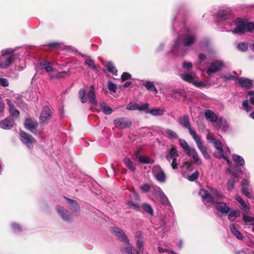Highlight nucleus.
I'll return each instance as SVG.
<instances>
[{"label": "nucleus", "instance_id": "obj_1", "mask_svg": "<svg viewBox=\"0 0 254 254\" xmlns=\"http://www.w3.org/2000/svg\"><path fill=\"white\" fill-rule=\"evenodd\" d=\"M206 138L208 142L212 143L216 149V151L214 153V156L217 158H224L227 161L228 165L229 166H231V163L226 157V156H227V152L229 154L230 153L229 148L227 147L226 148H224V149L226 150V152L224 153L222 144L220 141L215 139L210 133H208L207 135Z\"/></svg>", "mask_w": 254, "mask_h": 254}, {"label": "nucleus", "instance_id": "obj_2", "mask_svg": "<svg viewBox=\"0 0 254 254\" xmlns=\"http://www.w3.org/2000/svg\"><path fill=\"white\" fill-rule=\"evenodd\" d=\"M195 40L194 35L190 33L185 34L176 40L174 45V49L180 48L182 46H190L194 43Z\"/></svg>", "mask_w": 254, "mask_h": 254}, {"label": "nucleus", "instance_id": "obj_3", "mask_svg": "<svg viewBox=\"0 0 254 254\" xmlns=\"http://www.w3.org/2000/svg\"><path fill=\"white\" fill-rule=\"evenodd\" d=\"M236 27L232 32L234 33L242 34L246 32H251L254 29V23L246 22L241 19H237L236 21Z\"/></svg>", "mask_w": 254, "mask_h": 254}, {"label": "nucleus", "instance_id": "obj_4", "mask_svg": "<svg viewBox=\"0 0 254 254\" xmlns=\"http://www.w3.org/2000/svg\"><path fill=\"white\" fill-rule=\"evenodd\" d=\"M181 78L198 88L205 87L208 85L206 82L198 81V77L194 72L185 73L181 76Z\"/></svg>", "mask_w": 254, "mask_h": 254}, {"label": "nucleus", "instance_id": "obj_5", "mask_svg": "<svg viewBox=\"0 0 254 254\" xmlns=\"http://www.w3.org/2000/svg\"><path fill=\"white\" fill-rule=\"evenodd\" d=\"M20 139L29 149L33 148V144L36 143L35 139L30 134L21 131L20 132Z\"/></svg>", "mask_w": 254, "mask_h": 254}, {"label": "nucleus", "instance_id": "obj_6", "mask_svg": "<svg viewBox=\"0 0 254 254\" xmlns=\"http://www.w3.org/2000/svg\"><path fill=\"white\" fill-rule=\"evenodd\" d=\"M179 142L187 155L192 158L197 154L194 148L190 147L184 139H180Z\"/></svg>", "mask_w": 254, "mask_h": 254}, {"label": "nucleus", "instance_id": "obj_7", "mask_svg": "<svg viewBox=\"0 0 254 254\" xmlns=\"http://www.w3.org/2000/svg\"><path fill=\"white\" fill-rule=\"evenodd\" d=\"M179 142L187 155L192 158L197 154L194 148L190 147L184 139H180Z\"/></svg>", "mask_w": 254, "mask_h": 254}, {"label": "nucleus", "instance_id": "obj_8", "mask_svg": "<svg viewBox=\"0 0 254 254\" xmlns=\"http://www.w3.org/2000/svg\"><path fill=\"white\" fill-rule=\"evenodd\" d=\"M225 64L221 61H216L211 63L207 69V74L211 76L216 72H218L224 67Z\"/></svg>", "mask_w": 254, "mask_h": 254}, {"label": "nucleus", "instance_id": "obj_9", "mask_svg": "<svg viewBox=\"0 0 254 254\" xmlns=\"http://www.w3.org/2000/svg\"><path fill=\"white\" fill-rule=\"evenodd\" d=\"M132 124L131 122L127 118H121L114 121V125L119 129H124L129 127Z\"/></svg>", "mask_w": 254, "mask_h": 254}, {"label": "nucleus", "instance_id": "obj_10", "mask_svg": "<svg viewBox=\"0 0 254 254\" xmlns=\"http://www.w3.org/2000/svg\"><path fill=\"white\" fill-rule=\"evenodd\" d=\"M152 173L159 182L163 183L166 181L165 174L160 166H154L152 168Z\"/></svg>", "mask_w": 254, "mask_h": 254}, {"label": "nucleus", "instance_id": "obj_11", "mask_svg": "<svg viewBox=\"0 0 254 254\" xmlns=\"http://www.w3.org/2000/svg\"><path fill=\"white\" fill-rule=\"evenodd\" d=\"M179 123L185 128L188 129L189 132L193 139L198 136L195 130L191 128L188 116H185L180 119Z\"/></svg>", "mask_w": 254, "mask_h": 254}, {"label": "nucleus", "instance_id": "obj_12", "mask_svg": "<svg viewBox=\"0 0 254 254\" xmlns=\"http://www.w3.org/2000/svg\"><path fill=\"white\" fill-rule=\"evenodd\" d=\"M57 211L62 218L66 221H69L72 218V215L65 208L61 206H58Z\"/></svg>", "mask_w": 254, "mask_h": 254}, {"label": "nucleus", "instance_id": "obj_13", "mask_svg": "<svg viewBox=\"0 0 254 254\" xmlns=\"http://www.w3.org/2000/svg\"><path fill=\"white\" fill-rule=\"evenodd\" d=\"M57 211L62 218L66 221H69L72 218V215L65 208L61 206H58Z\"/></svg>", "mask_w": 254, "mask_h": 254}, {"label": "nucleus", "instance_id": "obj_14", "mask_svg": "<svg viewBox=\"0 0 254 254\" xmlns=\"http://www.w3.org/2000/svg\"><path fill=\"white\" fill-rule=\"evenodd\" d=\"M193 139L196 144L197 147L199 149L204 157L205 158H208L209 157V155L207 151L206 147L203 145L200 137L198 135L194 138Z\"/></svg>", "mask_w": 254, "mask_h": 254}, {"label": "nucleus", "instance_id": "obj_15", "mask_svg": "<svg viewBox=\"0 0 254 254\" xmlns=\"http://www.w3.org/2000/svg\"><path fill=\"white\" fill-rule=\"evenodd\" d=\"M112 231L121 241L126 243V244H129V240L123 230L117 227H113L112 228Z\"/></svg>", "mask_w": 254, "mask_h": 254}, {"label": "nucleus", "instance_id": "obj_16", "mask_svg": "<svg viewBox=\"0 0 254 254\" xmlns=\"http://www.w3.org/2000/svg\"><path fill=\"white\" fill-rule=\"evenodd\" d=\"M17 59V56L13 54L6 58L4 61L0 62V68H6L9 67L15 60Z\"/></svg>", "mask_w": 254, "mask_h": 254}, {"label": "nucleus", "instance_id": "obj_17", "mask_svg": "<svg viewBox=\"0 0 254 254\" xmlns=\"http://www.w3.org/2000/svg\"><path fill=\"white\" fill-rule=\"evenodd\" d=\"M52 114V111L50 108L45 106L43 108L40 117V121L41 123H44L50 117Z\"/></svg>", "mask_w": 254, "mask_h": 254}, {"label": "nucleus", "instance_id": "obj_18", "mask_svg": "<svg viewBox=\"0 0 254 254\" xmlns=\"http://www.w3.org/2000/svg\"><path fill=\"white\" fill-rule=\"evenodd\" d=\"M38 124L30 119H26L25 122V127L30 131L35 133L37 131Z\"/></svg>", "mask_w": 254, "mask_h": 254}, {"label": "nucleus", "instance_id": "obj_19", "mask_svg": "<svg viewBox=\"0 0 254 254\" xmlns=\"http://www.w3.org/2000/svg\"><path fill=\"white\" fill-rule=\"evenodd\" d=\"M216 209L222 214H227L230 210V208L226 203L223 202H217L214 203Z\"/></svg>", "mask_w": 254, "mask_h": 254}, {"label": "nucleus", "instance_id": "obj_20", "mask_svg": "<svg viewBox=\"0 0 254 254\" xmlns=\"http://www.w3.org/2000/svg\"><path fill=\"white\" fill-rule=\"evenodd\" d=\"M14 121L8 117L0 122V127L4 129H9L13 126Z\"/></svg>", "mask_w": 254, "mask_h": 254}, {"label": "nucleus", "instance_id": "obj_21", "mask_svg": "<svg viewBox=\"0 0 254 254\" xmlns=\"http://www.w3.org/2000/svg\"><path fill=\"white\" fill-rule=\"evenodd\" d=\"M231 9L227 8L226 9L220 10L217 14L218 17L220 20H223L229 19L231 16Z\"/></svg>", "mask_w": 254, "mask_h": 254}, {"label": "nucleus", "instance_id": "obj_22", "mask_svg": "<svg viewBox=\"0 0 254 254\" xmlns=\"http://www.w3.org/2000/svg\"><path fill=\"white\" fill-rule=\"evenodd\" d=\"M199 194L201 196V197L203 199H205L207 202H212L213 203L214 202V198L207 191V190L204 189H201L199 190Z\"/></svg>", "mask_w": 254, "mask_h": 254}, {"label": "nucleus", "instance_id": "obj_23", "mask_svg": "<svg viewBox=\"0 0 254 254\" xmlns=\"http://www.w3.org/2000/svg\"><path fill=\"white\" fill-rule=\"evenodd\" d=\"M179 154L177 149L174 147H172L168 151L166 155V158L167 160L170 162L171 159L177 158Z\"/></svg>", "mask_w": 254, "mask_h": 254}, {"label": "nucleus", "instance_id": "obj_24", "mask_svg": "<svg viewBox=\"0 0 254 254\" xmlns=\"http://www.w3.org/2000/svg\"><path fill=\"white\" fill-rule=\"evenodd\" d=\"M239 84L246 88H251L253 86V81L246 78L240 77L238 78Z\"/></svg>", "mask_w": 254, "mask_h": 254}, {"label": "nucleus", "instance_id": "obj_25", "mask_svg": "<svg viewBox=\"0 0 254 254\" xmlns=\"http://www.w3.org/2000/svg\"><path fill=\"white\" fill-rule=\"evenodd\" d=\"M88 97L91 103L93 104L94 105L97 104V102L96 99L94 86L93 85H92L90 87V90L89 91L88 93Z\"/></svg>", "mask_w": 254, "mask_h": 254}, {"label": "nucleus", "instance_id": "obj_26", "mask_svg": "<svg viewBox=\"0 0 254 254\" xmlns=\"http://www.w3.org/2000/svg\"><path fill=\"white\" fill-rule=\"evenodd\" d=\"M6 101L9 107L8 111L10 115L13 117H18L19 114V112L15 109L14 105L10 100L9 99H6Z\"/></svg>", "mask_w": 254, "mask_h": 254}, {"label": "nucleus", "instance_id": "obj_27", "mask_svg": "<svg viewBox=\"0 0 254 254\" xmlns=\"http://www.w3.org/2000/svg\"><path fill=\"white\" fill-rule=\"evenodd\" d=\"M40 66L42 69H44L46 71L49 73L51 74H55V73H52L53 71V68L51 65V64L49 62H43L40 64Z\"/></svg>", "mask_w": 254, "mask_h": 254}, {"label": "nucleus", "instance_id": "obj_28", "mask_svg": "<svg viewBox=\"0 0 254 254\" xmlns=\"http://www.w3.org/2000/svg\"><path fill=\"white\" fill-rule=\"evenodd\" d=\"M163 134L169 139H175L178 137L177 134L170 129H166L162 132Z\"/></svg>", "mask_w": 254, "mask_h": 254}, {"label": "nucleus", "instance_id": "obj_29", "mask_svg": "<svg viewBox=\"0 0 254 254\" xmlns=\"http://www.w3.org/2000/svg\"><path fill=\"white\" fill-rule=\"evenodd\" d=\"M205 117L206 119L211 122H217L219 118H217L216 114L214 112L207 110L205 113Z\"/></svg>", "mask_w": 254, "mask_h": 254}, {"label": "nucleus", "instance_id": "obj_30", "mask_svg": "<svg viewBox=\"0 0 254 254\" xmlns=\"http://www.w3.org/2000/svg\"><path fill=\"white\" fill-rule=\"evenodd\" d=\"M165 112V110L161 108H154L146 112V114H150L154 116H162Z\"/></svg>", "mask_w": 254, "mask_h": 254}, {"label": "nucleus", "instance_id": "obj_31", "mask_svg": "<svg viewBox=\"0 0 254 254\" xmlns=\"http://www.w3.org/2000/svg\"><path fill=\"white\" fill-rule=\"evenodd\" d=\"M218 127L220 129L225 131L228 128V126L226 120L222 118H220L217 121Z\"/></svg>", "mask_w": 254, "mask_h": 254}, {"label": "nucleus", "instance_id": "obj_32", "mask_svg": "<svg viewBox=\"0 0 254 254\" xmlns=\"http://www.w3.org/2000/svg\"><path fill=\"white\" fill-rule=\"evenodd\" d=\"M68 201V204L71 207V210L74 212H77L79 210V207L77 202L75 200L66 198Z\"/></svg>", "mask_w": 254, "mask_h": 254}, {"label": "nucleus", "instance_id": "obj_33", "mask_svg": "<svg viewBox=\"0 0 254 254\" xmlns=\"http://www.w3.org/2000/svg\"><path fill=\"white\" fill-rule=\"evenodd\" d=\"M233 159L237 166H243L245 164L243 158L239 155L234 154Z\"/></svg>", "mask_w": 254, "mask_h": 254}, {"label": "nucleus", "instance_id": "obj_34", "mask_svg": "<svg viewBox=\"0 0 254 254\" xmlns=\"http://www.w3.org/2000/svg\"><path fill=\"white\" fill-rule=\"evenodd\" d=\"M230 227L232 233L237 237V239L239 240L243 239V236L241 233V232L235 227L233 225H231Z\"/></svg>", "mask_w": 254, "mask_h": 254}, {"label": "nucleus", "instance_id": "obj_35", "mask_svg": "<svg viewBox=\"0 0 254 254\" xmlns=\"http://www.w3.org/2000/svg\"><path fill=\"white\" fill-rule=\"evenodd\" d=\"M69 75L68 71H62L55 73V74H51L50 76L51 78H60L68 76Z\"/></svg>", "mask_w": 254, "mask_h": 254}, {"label": "nucleus", "instance_id": "obj_36", "mask_svg": "<svg viewBox=\"0 0 254 254\" xmlns=\"http://www.w3.org/2000/svg\"><path fill=\"white\" fill-rule=\"evenodd\" d=\"M208 189L211 193L212 195H213L216 198L222 199L223 197V194L221 192L218 191L217 190L213 188L212 187H208Z\"/></svg>", "mask_w": 254, "mask_h": 254}, {"label": "nucleus", "instance_id": "obj_37", "mask_svg": "<svg viewBox=\"0 0 254 254\" xmlns=\"http://www.w3.org/2000/svg\"><path fill=\"white\" fill-rule=\"evenodd\" d=\"M124 162L125 164L126 167H127L131 171H134L136 169L135 166L133 164L132 161L130 160V159L128 158H125L124 159Z\"/></svg>", "mask_w": 254, "mask_h": 254}, {"label": "nucleus", "instance_id": "obj_38", "mask_svg": "<svg viewBox=\"0 0 254 254\" xmlns=\"http://www.w3.org/2000/svg\"><path fill=\"white\" fill-rule=\"evenodd\" d=\"M144 86L149 91H154L155 93L158 92L157 89L153 82L147 81L145 83Z\"/></svg>", "mask_w": 254, "mask_h": 254}, {"label": "nucleus", "instance_id": "obj_39", "mask_svg": "<svg viewBox=\"0 0 254 254\" xmlns=\"http://www.w3.org/2000/svg\"><path fill=\"white\" fill-rule=\"evenodd\" d=\"M136 247L137 250L136 251V254H142L143 250V241L141 239H137Z\"/></svg>", "mask_w": 254, "mask_h": 254}, {"label": "nucleus", "instance_id": "obj_40", "mask_svg": "<svg viewBox=\"0 0 254 254\" xmlns=\"http://www.w3.org/2000/svg\"><path fill=\"white\" fill-rule=\"evenodd\" d=\"M100 106L103 112L106 115H110L112 112V109L105 103H100Z\"/></svg>", "mask_w": 254, "mask_h": 254}, {"label": "nucleus", "instance_id": "obj_41", "mask_svg": "<svg viewBox=\"0 0 254 254\" xmlns=\"http://www.w3.org/2000/svg\"><path fill=\"white\" fill-rule=\"evenodd\" d=\"M142 207L144 211H145L146 212L148 213L151 215H153L154 213L153 210L151 207V206L147 203H145L142 204Z\"/></svg>", "mask_w": 254, "mask_h": 254}, {"label": "nucleus", "instance_id": "obj_42", "mask_svg": "<svg viewBox=\"0 0 254 254\" xmlns=\"http://www.w3.org/2000/svg\"><path fill=\"white\" fill-rule=\"evenodd\" d=\"M240 215L239 210H235L231 211L228 215V218L231 221H233Z\"/></svg>", "mask_w": 254, "mask_h": 254}, {"label": "nucleus", "instance_id": "obj_43", "mask_svg": "<svg viewBox=\"0 0 254 254\" xmlns=\"http://www.w3.org/2000/svg\"><path fill=\"white\" fill-rule=\"evenodd\" d=\"M79 97L82 103H85L87 101V98L86 96V92L84 89H81L79 90Z\"/></svg>", "mask_w": 254, "mask_h": 254}, {"label": "nucleus", "instance_id": "obj_44", "mask_svg": "<svg viewBox=\"0 0 254 254\" xmlns=\"http://www.w3.org/2000/svg\"><path fill=\"white\" fill-rule=\"evenodd\" d=\"M153 194L156 197L157 199L160 197V195H162L164 193L163 191L161 190V189L158 187H155L153 188Z\"/></svg>", "mask_w": 254, "mask_h": 254}, {"label": "nucleus", "instance_id": "obj_45", "mask_svg": "<svg viewBox=\"0 0 254 254\" xmlns=\"http://www.w3.org/2000/svg\"><path fill=\"white\" fill-rule=\"evenodd\" d=\"M138 161L144 163H153L154 160L146 156H139Z\"/></svg>", "mask_w": 254, "mask_h": 254}, {"label": "nucleus", "instance_id": "obj_46", "mask_svg": "<svg viewBox=\"0 0 254 254\" xmlns=\"http://www.w3.org/2000/svg\"><path fill=\"white\" fill-rule=\"evenodd\" d=\"M107 69L114 75H116L117 74V70L112 63H108L107 65Z\"/></svg>", "mask_w": 254, "mask_h": 254}, {"label": "nucleus", "instance_id": "obj_47", "mask_svg": "<svg viewBox=\"0 0 254 254\" xmlns=\"http://www.w3.org/2000/svg\"><path fill=\"white\" fill-rule=\"evenodd\" d=\"M243 220L246 224H250L253 225L254 222V217H251L248 215H244L243 216Z\"/></svg>", "mask_w": 254, "mask_h": 254}, {"label": "nucleus", "instance_id": "obj_48", "mask_svg": "<svg viewBox=\"0 0 254 254\" xmlns=\"http://www.w3.org/2000/svg\"><path fill=\"white\" fill-rule=\"evenodd\" d=\"M121 251L123 254H134L132 252V247L129 246L122 248Z\"/></svg>", "mask_w": 254, "mask_h": 254}, {"label": "nucleus", "instance_id": "obj_49", "mask_svg": "<svg viewBox=\"0 0 254 254\" xmlns=\"http://www.w3.org/2000/svg\"><path fill=\"white\" fill-rule=\"evenodd\" d=\"M235 184V180L234 178H232L230 179L227 183V190L229 191L232 190L234 188Z\"/></svg>", "mask_w": 254, "mask_h": 254}, {"label": "nucleus", "instance_id": "obj_50", "mask_svg": "<svg viewBox=\"0 0 254 254\" xmlns=\"http://www.w3.org/2000/svg\"><path fill=\"white\" fill-rule=\"evenodd\" d=\"M242 106L243 109H245L247 112H250L252 110V107L249 105L248 100H245L243 102Z\"/></svg>", "mask_w": 254, "mask_h": 254}, {"label": "nucleus", "instance_id": "obj_51", "mask_svg": "<svg viewBox=\"0 0 254 254\" xmlns=\"http://www.w3.org/2000/svg\"><path fill=\"white\" fill-rule=\"evenodd\" d=\"M149 104L148 103H144L142 104L141 106L138 105V110L140 111H144L145 113L146 112L149 111L150 110H148Z\"/></svg>", "mask_w": 254, "mask_h": 254}, {"label": "nucleus", "instance_id": "obj_52", "mask_svg": "<svg viewBox=\"0 0 254 254\" xmlns=\"http://www.w3.org/2000/svg\"><path fill=\"white\" fill-rule=\"evenodd\" d=\"M138 105L136 103H130L127 106V109L128 110H138Z\"/></svg>", "mask_w": 254, "mask_h": 254}, {"label": "nucleus", "instance_id": "obj_53", "mask_svg": "<svg viewBox=\"0 0 254 254\" xmlns=\"http://www.w3.org/2000/svg\"><path fill=\"white\" fill-rule=\"evenodd\" d=\"M236 200L241 205L243 209L245 210L249 209L245 201L242 199V198L240 196H237Z\"/></svg>", "mask_w": 254, "mask_h": 254}, {"label": "nucleus", "instance_id": "obj_54", "mask_svg": "<svg viewBox=\"0 0 254 254\" xmlns=\"http://www.w3.org/2000/svg\"><path fill=\"white\" fill-rule=\"evenodd\" d=\"M238 48L240 51L245 52L248 50V45L245 43H241L238 44Z\"/></svg>", "mask_w": 254, "mask_h": 254}, {"label": "nucleus", "instance_id": "obj_55", "mask_svg": "<svg viewBox=\"0 0 254 254\" xmlns=\"http://www.w3.org/2000/svg\"><path fill=\"white\" fill-rule=\"evenodd\" d=\"M85 63L86 64H87L89 67L92 68V69H96V66L94 63V62L90 59H87Z\"/></svg>", "mask_w": 254, "mask_h": 254}, {"label": "nucleus", "instance_id": "obj_56", "mask_svg": "<svg viewBox=\"0 0 254 254\" xmlns=\"http://www.w3.org/2000/svg\"><path fill=\"white\" fill-rule=\"evenodd\" d=\"M199 176V173L198 171H195L191 175L188 176V179L190 181H193L196 180Z\"/></svg>", "mask_w": 254, "mask_h": 254}, {"label": "nucleus", "instance_id": "obj_57", "mask_svg": "<svg viewBox=\"0 0 254 254\" xmlns=\"http://www.w3.org/2000/svg\"><path fill=\"white\" fill-rule=\"evenodd\" d=\"M192 159L193 160V162L196 165H200L202 164L201 160L198 153L195 156V157H192Z\"/></svg>", "mask_w": 254, "mask_h": 254}, {"label": "nucleus", "instance_id": "obj_58", "mask_svg": "<svg viewBox=\"0 0 254 254\" xmlns=\"http://www.w3.org/2000/svg\"><path fill=\"white\" fill-rule=\"evenodd\" d=\"M241 189L244 194L249 198L251 197V194L248 191V186H241Z\"/></svg>", "mask_w": 254, "mask_h": 254}, {"label": "nucleus", "instance_id": "obj_59", "mask_svg": "<svg viewBox=\"0 0 254 254\" xmlns=\"http://www.w3.org/2000/svg\"><path fill=\"white\" fill-rule=\"evenodd\" d=\"M151 189V186L147 184H144L140 187L141 191L143 192H146L149 191Z\"/></svg>", "mask_w": 254, "mask_h": 254}, {"label": "nucleus", "instance_id": "obj_60", "mask_svg": "<svg viewBox=\"0 0 254 254\" xmlns=\"http://www.w3.org/2000/svg\"><path fill=\"white\" fill-rule=\"evenodd\" d=\"M127 204L130 207H133L136 210H139L140 207L138 204L135 203L131 201H128L127 202Z\"/></svg>", "mask_w": 254, "mask_h": 254}, {"label": "nucleus", "instance_id": "obj_61", "mask_svg": "<svg viewBox=\"0 0 254 254\" xmlns=\"http://www.w3.org/2000/svg\"><path fill=\"white\" fill-rule=\"evenodd\" d=\"M159 200L162 204L166 205L169 203L168 199L164 193L162 195V197Z\"/></svg>", "mask_w": 254, "mask_h": 254}, {"label": "nucleus", "instance_id": "obj_62", "mask_svg": "<svg viewBox=\"0 0 254 254\" xmlns=\"http://www.w3.org/2000/svg\"><path fill=\"white\" fill-rule=\"evenodd\" d=\"M109 90L112 92H115L116 90V85L112 82L109 81L108 82Z\"/></svg>", "mask_w": 254, "mask_h": 254}, {"label": "nucleus", "instance_id": "obj_63", "mask_svg": "<svg viewBox=\"0 0 254 254\" xmlns=\"http://www.w3.org/2000/svg\"><path fill=\"white\" fill-rule=\"evenodd\" d=\"M8 85V81L6 78H0V85L3 87H7Z\"/></svg>", "mask_w": 254, "mask_h": 254}, {"label": "nucleus", "instance_id": "obj_64", "mask_svg": "<svg viewBox=\"0 0 254 254\" xmlns=\"http://www.w3.org/2000/svg\"><path fill=\"white\" fill-rule=\"evenodd\" d=\"M192 66V64L190 62H184L183 64V67L188 70H190Z\"/></svg>", "mask_w": 254, "mask_h": 254}]
</instances>
